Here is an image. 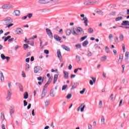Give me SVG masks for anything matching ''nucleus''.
<instances>
[{
    "label": "nucleus",
    "mask_w": 129,
    "mask_h": 129,
    "mask_svg": "<svg viewBox=\"0 0 129 129\" xmlns=\"http://www.w3.org/2000/svg\"><path fill=\"white\" fill-rule=\"evenodd\" d=\"M13 22V19L11 17H6L4 19V22L5 25H9L10 24H12Z\"/></svg>",
    "instance_id": "f257e3e1"
},
{
    "label": "nucleus",
    "mask_w": 129,
    "mask_h": 129,
    "mask_svg": "<svg viewBox=\"0 0 129 129\" xmlns=\"http://www.w3.org/2000/svg\"><path fill=\"white\" fill-rule=\"evenodd\" d=\"M85 15L84 14H82L81 15V18H84L82 19V21H84V24H85V26L86 27H87V26H88V19H87V17H84Z\"/></svg>",
    "instance_id": "f03ea898"
},
{
    "label": "nucleus",
    "mask_w": 129,
    "mask_h": 129,
    "mask_svg": "<svg viewBox=\"0 0 129 129\" xmlns=\"http://www.w3.org/2000/svg\"><path fill=\"white\" fill-rule=\"evenodd\" d=\"M84 108H85V105H84V103H82L81 104V105L77 109V111H80L81 109V112H83L84 111Z\"/></svg>",
    "instance_id": "7ed1b4c3"
},
{
    "label": "nucleus",
    "mask_w": 129,
    "mask_h": 129,
    "mask_svg": "<svg viewBox=\"0 0 129 129\" xmlns=\"http://www.w3.org/2000/svg\"><path fill=\"white\" fill-rule=\"evenodd\" d=\"M46 31L49 38H50V39H53V33L51 32V30L48 28H46Z\"/></svg>",
    "instance_id": "20e7f679"
},
{
    "label": "nucleus",
    "mask_w": 129,
    "mask_h": 129,
    "mask_svg": "<svg viewBox=\"0 0 129 129\" xmlns=\"http://www.w3.org/2000/svg\"><path fill=\"white\" fill-rule=\"evenodd\" d=\"M42 69L41 68V67H35L34 68V73H40L41 71H42Z\"/></svg>",
    "instance_id": "39448f33"
},
{
    "label": "nucleus",
    "mask_w": 129,
    "mask_h": 129,
    "mask_svg": "<svg viewBox=\"0 0 129 129\" xmlns=\"http://www.w3.org/2000/svg\"><path fill=\"white\" fill-rule=\"evenodd\" d=\"M15 33L17 35H21L23 34V29L21 28H18L16 29Z\"/></svg>",
    "instance_id": "423d86ee"
},
{
    "label": "nucleus",
    "mask_w": 129,
    "mask_h": 129,
    "mask_svg": "<svg viewBox=\"0 0 129 129\" xmlns=\"http://www.w3.org/2000/svg\"><path fill=\"white\" fill-rule=\"evenodd\" d=\"M13 15L16 17H19L21 16V12H20V10H15L13 13Z\"/></svg>",
    "instance_id": "0eeeda50"
},
{
    "label": "nucleus",
    "mask_w": 129,
    "mask_h": 129,
    "mask_svg": "<svg viewBox=\"0 0 129 129\" xmlns=\"http://www.w3.org/2000/svg\"><path fill=\"white\" fill-rule=\"evenodd\" d=\"M1 118L2 122L6 120V117L5 116V114L4 113V112L1 113Z\"/></svg>",
    "instance_id": "6e6552de"
},
{
    "label": "nucleus",
    "mask_w": 129,
    "mask_h": 129,
    "mask_svg": "<svg viewBox=\"0 0 129 129\" xmlns=\"http://www.w3.org/2000/svg\"><path fill=\"white\" fill-rule=\"evenodd\" d=\"M9 110L11 116H13V114L15 112V108L13 107H10Z\"/></svg>",
    "instance_id": "1a4fd4ad"
},
{
    "label": "nucleus",
    "mask_w": 129,
    "mask_h": 129,
    "mask_svg": "<svg viewBox=\"0 0 129 129\" xmlns=\"http://www.w3.org/2000/svg\"><path fill=\"white\" fill-rule=\"evenodd\" d=\"M1 57L2 59H3V60H5V59H7V61H9L11 59V58L9 56H5V54H2L1 55Z\"/></svg>",
    "instance_id": "9d476101"
},
{
    "label": "nucleus",
    "mask_w": 129,
    "mask_h": 129,
    "mask_svg": "<svg viewBox=\"0 0 129 129\" xmlns=\"http://www.w3.org/2000/svg\"><path fill=\"white\" fill-rule=\"evenodd\" d=\"M39 4H49L50 3V1L49 0H39L38 1Z\"/></svg>",
    "instance_id": "9b49d317"
},
{
    "label": "nucleus",
    "mask_w": 129,
    "mask_h": 129,
    "mask_svg": "<svg viewBox=\"0 0 129 129\" xmlns=\"http://www.w3.org/2000/svg\"><path fill=\"white\" fill-rule=\"evenodd\" d=\"M46 94H47V91L45 90V89H43L41 94V98H44L46 96Z\"/></svg>",
    "instance_id": "f8f14e48"
},
{
    "label": "nucleus",
    "mask_w": 129,
    "mask_h": 129,
    "mask_svg": "<svg viewBox=\"0 0 129 129\" xmlns=\"http://www.w3.org/2000/svg\"><path fill=\"white\" fill-rule=\"evenodd\" d=\"M91 79H92L93 81L92 80H90V85H93V83H95L96 81V78L92 77Z\"/></svg>",
    "instance_id": "ddd939ff"
},
{
    "label": "nucleus",
    "mask_w": 129,
    "mask_h": 129,
    "mask_svg": "<svg viewBox=\"0 0 129 129\" xmlns=\"http://www.w3.org/2000/svg\"><path fill=\"white\" fill-rule=\"evenodd\" d=\"M73 32H72V34L74 35V36H78V33L76 32L77 31V29L75 28H73Z\"/></svg>",
    "instance_id": "4468645a"
},
{
    "label": "nucleus",
    "mask_w": 129,
    "mask_h": 129,
    "mask_svg": "<svg viewBox=\"0 0 129 129\" xmlns=\"http://www.w3.org/2000/svg\"><path fill=\"white\" fill-rule=\"evenodd\" d=\"M96 13L98 14V15H100V16H103V12L102 10L97 9L96 11Z\"/></svg>",
    "instance_id": "2eb2a0df"
},
{
    "label": "nucleus",
    "mask_w": 129,
    "mask_h": 129,
    "mask_svg": "<svg viewBox=\"0 0 129 129\" xmlns=\"http://www.w3.org/2000/svg\"><path fill=\"white\" fill-rule=\"evenodd\" d=\"M121 26H128L129 21H123L121 23Z\"/></svg>",
    "instance_id": "dca6fc26"
},
{
    "label": "nucleus",
    "mask_w": 129,
    "mask_h": 129,
    "mask_svg": "<svg viewBox=\"0 0 129 129\" xmlns=\"http://www.w3.org/2000/svg\"><path fill=\"white\" fill-rule=\"evenodd\" d=\"M54 38L55 40H56V41H57V42H60V41H61V37H59L57 35H55Z\"/></svg>",
    "instance_id": "f3484780"
},
{
    "label": "nucleus",
    "mask_w": 129,
    "mask_h": 129,
    "mask_svg": "<svg viewBox=\"0 0 129 129\" xmlns=\"http://www.w3.org/2000/svg\"><path fill=\"white\" fill-rule=\"evenodd\" d=\"M57 80H58V75H54L53 78V84H55L57 82Z\"/></svg>",
    "instance_id": "a211bd4d"
},
{
    "label": "nucleus",
    "mask_w": 129,
    "mask_h": 129,
    "mask_svg": "<svg viewBox=\"0 0 129 129\" xmlns=\"http://www.w3.org/2000/svg\"><path fill=\"white\" fill-rule=\"evenodd\" d=\"M57 57L59 59V60H61L62 55H61V52L60 51V50H57Z\"/></svg>",
    "instance_id": "6ab92c4d"
},
{
    "label": "nucleus",
    "mask_w": 129,
    "mask_h": 129,
    "mask_svg": "<svg viewBox=\"0 0 129 129\" xmlns=\"http://www.w3.org/2000/svg\"><path fill=\"white\" fill-rule=\"evenodd\" d=\"M50 96H51V97H55V93H54V89H52L50 90Z\"/></svg>",
    "instance_id": "aec40b11"
},
{
    "label": "nucleus",
    "mask_w": 129,
    "mask_h": 129,
    "mask_svg": "<svg viewBox=\"0 0 129 129\" xmlns=\"http://www.w3.org/2000/svg\"><path fill=\"white\" fill-rule=\"evenodd\" d=\"M90 4L91 5H98L99 4V2L96 1H90Z\"/></svg>",
    "instance_id": "412c9836"
},
{
    "label": "nucleus",
    "mask_w": 129,
    "mask_h": 129,
    "mask_svg": "<svg viewBox=\"0 0 129 129\" xmlns=\"http://www.w3.org/2000/svg\"><path fill=\"white\" fill-rule=\"evenodd\" d=\"M0 80L1 81H5V77H4V74H3L2 72L0 73Z\"/></svg>",
    "instance_id": "4be33fe9"
},
{
    "label": "nucleus",
    "mask_w": 129,
    "mask_h": 129,
    "mask_svg": "<svg viewBox=\"0 0 129 129\" xmlns=\"http://www.w3.org/2000/svg\"><path fill=\"white\" fill-rule=\"evenodd\" d=\"M23 96H24L23 98L24 99H28L29 97V94H28V92H26L24 93Z\"/></svg>",
    "instance_id": "5701e85b"
},
{
    "label": "nucleus",
    "mask_w": 129,
    "mask_h": 129,
    "mask_svg": "<svg viewBox=\"0 0 129 129\" xmlns=\"http://www.w3.org/2000/svg\"><path fill=\"white\" fill-rule=\"evenodd\" d=\"M29 70H30V64L28 63H26L25 64V71L28 72Z\"/></svg>",
    "instance_id": "b1692460"
},
{
    "label": "nucleus",
    "mask_w": 129,
    "mask_h": 129,
    "mask_svg": "<svg viewBox=\"0 0 129 129\" xmlns=\"http://www.w3.org/2000/svg\"><path fill=\"white\" fill-rule=\"evenodd\" d=\"M89 44V42L88 40H85L83 43V46L84 47H87V45Z\"/></svg>",
    "instance_id": "393cba45"
},
{
    "label": "nucleus",
    "mask_w": 129,
    "mask_h": 129,
    "mask_svg": "<svg viewBox=\"0 0 129 129\" xmlns=\"http://www.w3.org/2000/svg\"><path fill=\"white\" fill-rule=\"evenodd\" d=\"M7 95L8 97H7V98H9V99H10L11 98V96H12V91L8 90L7 92Z\"/></svg>",
    "instance_id": "a878e982"
},
{
    "label": "nucleus",
    "mask_w": 129,
    "mask_h": 129,
    "mask_svg": "<svg viewBox=\"0 0 129 129\" xmlns=\"http://www.w3.org/2000/svg\"><path fill=\"white\" fill-rule=\"evenodd\" d=\"M123 18L121 16H119L118 17H116L115 19L116 22H119V21H122L123 20Z\"/></svg>",
    "instance_id": "bb28decb"
},
{
    "label": "nucleus",
    "mask_w": 129,
    "mask_h": 129,
    "mask_svg": "<svg viewBox=\"0 0 129 129\" xmlns=\"http://www.w3.org/2000/svg\"><path fill=\"white\" fill-rule=\"evenodd\" d=\"M77 31H78L80 33H81V32L84 33V31H83V29L80 27H78L77 28Z\"/></svg>",
    "instance_id": "cd10ccee"
},
{
    "label": "nucleus",
    "mask_w": 129,
    "mask_h": 129,
    "mask_svg": "<svg viewBox=\"0 0 129 129\" xmlns=\"http://www.w3.org/2000/svg\"><path fill=\"white\" fill-rule=\"evenodd\" d=\"M128 55H129V52L126 51L125 53V61H127V59H128Z\"/></svg>",
    "instance_id": "c85d7f7f"
},
{
    "label": "nucleus",
    "mask_w": 129,
    "mask_h": 129,
    "mask_svg": "<svg viewBox=\"0 0 129 129\" xmlns=\"http://www.w3.org/2000/svg\"><path fill=\"white\" fill-rule=\"evenodd\" d=\"M101 118V122H102L103 124H105V119L104 118V116H102Z\"/></svg>",
    "instance_id": "c756f323"
},
{
    "label": "nucleus",
    "mask_w": 129,
    "mask_h": 129,
    "mask_svg": "<svg viewBox=\"0 0 129 129\" xmlns=\"http://www.w3.org/2000/svg\"><path fill=\"white\" fill-rule=\"evenodd\" d=\"M106 59H107V57L105 55H104L102 56L101 58V61H106Z\"/></svg>",
    "instance_id": "7c9ffc66"
},
{
    "label": "nucleus",
    "mask_w": 129,
    "mask_h": 129,
    "mask_svg": "<svg viewBox=\"0 0 129 129\" xmlns=\"http://www.w3.org/2000/svg\"><path fill=\"white\" fill-rule=\"evenodd\" d=\"M123 39H124V37L122 34H120L119 35V40L120 41H123Z\"/></svg>",
    "instance_id": "2f4dec72"
},
{
    "label": "nucleus",
    "mask_w": 129,
    "mask_h": 129,
    "mask_svg": "<svg viewBox=\"0 0 129 129\" xmlns=\"http://www.w3.org/2000/svg\"><path fill=\"white\" fill-rule=\"evenodd\" d=\"M71 33H72V31H71V30H70V29H68L66 31V34H67V36H70V35H71Z\"/></svg>",
    "instance_id": "473e14b6"
},
{
    "label": "nucleus",
    "mask_w": 129,
    "mask_h": 129,
    "mask_svg": "<svg viewBox=\"0 0 129 129\" xmlns=\"http://www.w3.org/2000/svg\"><path fill=\"white\" fill-rule=\"evenodd\" d=\"M105 50L106 53H107V54H108V53H110V50L109 49V48H108V47L106 46Z\"/></svg>",
    "instance_id": "72a5a7b5"
},
{
    "label": "nucleus",
    "mask_w": 129,
    "mask_h": 129,
    "mask_svg": "<svg viewBox=\"0 0 129 129\" xmlns=\"http://www.w3.org/2000/svg\"><path fill=\"white\" fill-rule=\"evenodd\" d=\"M37 79L38 81H42V82H44V78H42V77H37Z\"/></svg>",
    "instance_id": "f704fd0d"
},
{
    "label": "nucleus",
    "mask_w": 129,
    "mask_h": 129,
    "mask_svg": "<svg viewBox=\"0 0 129 129\" xmlns=\"http://www.w3.org/2000/svg\"><path fill=\"white\" fill-rule=\"evenodd\" d=\"M88 32L89 34H92V33H93V29L92 28H89L88 29Z\"/></svg>",
    "instance_id": "c9c22d12"
},
{
    "label": "nucleus",
    "mask_w": 129,
    "mask_h": 129,
    "mask_svg": "<svg viewBox=\"0 0 129 129\" xmlns=\"http://www.w3.org/2000/svg\"><path fill=\"white\" fill-rule=\"evenodd\" d=\"M77 83H74L72 87L71 90H72V89H75V88H76V87H77Z\"/></svg>",
    "instance_id": "e433bc0d"
},
{
    "label": "nucleus",
    "mask_w": 129,
    "mask_h": 129,
    "mask_svg": "<svg viewBox=\"0 0 129 129\" xmlns=\"http://www.w3.org/2000/svg\"><path fill=\"white\" fill-rule=\"evenodd\" d=\"M87 56H88V57H91V56H92V52H90V51H88Z\"/></svg>",
    "instance_id": "4c0bfd02"
},
{
    "label": "nucleus",
    "mask_w": 129,
    "mask_h": 129,
    "mask_svg": "<svg viewBox=\"0 0 129 129\" xmlns=\"http://www.w3.org/2000/svg\"><path fill=\"white\" fill-rule=\"evenodd\" d=\"M2 9H3V10H7V9H9L8 4L4 5L2 6Z\"/></svg>",
    "instance_id": "58836bf2"
},
{
    "label": "nucleus",
    "mask_w": 129,
    "mask_h": 129,
    "mask_svg": "<svg viewBox=\"0 0 129 129\" xmlns=\"http://www.w3.org/2000/svg\"><path fill=\"white\" fill-rule=\"evenodd\" d=\"M6 25L7 26L6 27V28H8V29H10L11 27H13V26H14V24L10 23L9 24Z\"/></svg>",
    "instance_id": "ea45409f"
},
{
    "label": "nucleus",
    "mask_w": 129,
    "mask_h": 129,
    "mask_svg": "<svg viewBox=\"0 0 129 129\" xmlns=\"http://www.w3.org/2000/svg\"><path fill=\"white\" fill-rule=\"evenodd\" d=\"M84 5L85 6H90V1H86L85 3H84Z\"/></svg>",
    "instance_id": "a19ab883"
},
{
    "label": "nucleus",
    "mask_w": 129,
    "mask_h": 129,
    "mask_svg": "<svg viewBox=\"0 0 129 129\" xmlns=\"http://www.w3.org/2000/svg\"><path fill=\"white\" fill-rule=\"evenodd\" d=\"M72 97V94H68L66 98L68 99H70V98H71Z\"/></svg>",
    "instance_id": "79ce46f5"
},
{
    "label": "nucleus",
    "mask_w": 129,
    "mask_h": 129,
    "mask_svg": "<svg viewBox=\"0 0 129 129\" xmlns=\"http://www.w3.org/2000/svg\"><path fill=\"white\" fill-rule=\"evenodd\" d=\"M39 41H40V48H41V49H43V48H44V45H42L43 41H42V40H41V39H39Z\"/></svg>",
    "instance_id": "37998d69"
},
{
    "label": "nucleus",
    "mask_w": 129,
    "mask_h": 129,
    "mask_svg": "<svg viewBox=\"0 0 129 129\" xmlns=\"http://www.w3.org/2000/svg\"><path fill=\"white\" fill-rule=\"evenodd\" d=\"M49 104H50V100H46V101L45 103V106H48V105H49Z\"/></svg>",
    "instance_id": "c03bdc74"
},
{
    "label": "nucleus",
    "mask_w": 129,
    "mask_h": 129,
    "mask_svg": "<svg viewBox=\"0 0 129 129\" xmlns=\"http://www.w3.org/2000/svg\"><path fill=\"white\" fill-rule=\"evenodd\" d=\"M27 18L28 17V19H31V18H32V17H33V14L29 13L27 14Z\"/></svg>",
    "instance_id": "a18cd8bd"
},
{
    "label": "nucleus",
    "mask_w": 129,
    "mask_h": 129,
    "mask_svg": "<svg viewBox=\"0 0 129 129\" xmlns=\"http://www.w3.org/2000/svg\"><path fill=\"white\" fill-rule=\"evenodd\" d=\"M19 88H20V90L21 92H23L24 91V90L23 89V86H22V85L19 84Z\"/></svg>",
    "instance_id": "49530a36"
},
{
    "label": "nucleus",
    "mask_w": 129,
    "mask_h": 129,
    "mask_svg": "<svg viewBox=\"0 0 129 129\" xmlns=\"http://www.w3.org/2000/svg\"><path fill=\"white\" fill-rule=\"evenodd\" d=\"M122 48L123 50V52H125V45H124V44H122Z\"/></svg>",
    "instance_id": "de8ad7c7"
},
{
    "label": "nucleus",
    "mask_w": 129,
    "mask_h": 129,
    "mask_svg": "<svg viewBox=\"0 0 129 129\" xmlns=\"http://www.w3.org/2000/svg\"><path fill=\"white\" fill-rule=\"evenodd\" d=\"M23 47L24 50H26V49H27V48H29V45L27 44H24Z\"/></svg>",
    "instance_id": "09e8293b"
},
{
    "label": "nucleus",
    "mask_w": 129,
    "mask_h": 129,
    "mask_svg": "<svg viewBox=\"0 0 129 129\" xmlns=\"http://www.w3.org/2000/svg\"><path fill=\"white\" fill-rule=\"evenodd\" d=\"M76 48H77V49H80V48H81V44H76Z\"/></svg>",
    "instance_id": "8fccbe9b"
},
{
    "label": "nucleus",
    "mask_w": 129,
    "mask_h": 129,
    "mask_svg": "<svg viewBox=\"0 0 129 129\" xmlns=\"http://www.w3.org/2000/svg\"><path fill=\"white\" fill-rule=\"evenodd\" d=\"M76 59L77 61H80V59H81V57L78 55H77L76 56Z\"/></svg>",
    "instance_id": "3c124183"
},
{
    "label": "nucleus",
    "mask_w": 129,
    "mask_h": 129,
    "mask_svg": "<svg viewBox=\"0 0 129 129\" xmlns=\"http://www.w3.org/2000/svg\"><path fill=\"white\" fill-rule=\"evenodd\" d=\"M87 38V36H83L81 38V41H84V40H85V39H86Z\"/></svg>",
    "instance_id": "603ef678"
},
{
    "label": "nucleus",
    "mask_w": 129,
    "mask_h": 129,
    "mask_svg": "<svg viewBox=\"0 0 129 129\" xmlns=\"http://www.w3.org/2000/svg\"><path fill=\"white\" fill-rule=\"evenodd\" d=\"M85 90H86V89L83 88L82 91H80V94H83L84 93V92H85Z\"/></svg>",
    "instance_id": "864d4df0"
},
{
    "label": "nucleus",
    "mask_w": 129,
    "mask_h": 129,
    "mask_svg": "<svg viewBox=\"0 0 129 129\" xmlns=\"http://www.w3.org/2000/svg\"><path fill=\"white\" fill-rule=\"evenodd\" d=\"M65 50L66 51H67L68 52H70V48H69V47L66 46H65Z\"/></svg>",
    "instance_id": "5fc2aeb1"
},
{
    "label": "nucleus",
    "mask_w": 129,
    "mask_h": 129,
    "mask_svg": "<svg viewBox=\"0 0 129 129\" xmlns=\"http://www.w3.org/2000/svg\"><path fill=\"white\" fill-rule=\"evenodd\" d=\"M16 40H17V39H15L14 38H10V39L8 40V42H13V41H16Z\"/></svg>",
    "instance_id": "6e6d98bb"
},
{
    "label": "nucleus",
    "mask_w": 129,
    "mask_h": 129,
    "mask_svg": "<svg viewBox=\"0 0 129 129\" xmlns=\"http://www.w3.org/2000/svg\"><path fill=\"white\" fill-rule=\"evenodd\" d=\"M23 103L24 106H27V105H28V102H27L26 100L23 101Z\"/></svg>",
    "instance_id": "4d7b16f0"
},
{
    "label": "nucleus",
    "mask_w": 129,
    "mask_h": 129,
    "mask_svg": "<svg viewBox=\"0 0 129 129\" xmlns=\"http://www.w3.org/2000/svg\"><path fill=\"white\" fill-rule=\"evenodd\" d=\"M7 6L8 7V9L14 8V7L12 5L7 4Z\"/></svg>",
    "instance_id": "13d9d810"
},
{
    "label": "nucleus",
    "mask_w": 129,
    "mask_h": 129,
    "mask_svg": "<svg viewBox=\"0 0 129 129\" xmlns=\"http://www.w3.org/2000/svg\"><path fill=\"white\" fill-rule=\"evenodd\" d=\"M69 77V74L67 72H65V78H68Z\"/></svg>",
    "instance_id": "bf43d9fd"
},
{
    "label": "nucleus",
    "mask_w": 129,
    "mask_h": 129,
    "mask_svg": "<svg viewBox=\"0 0 129 129\" xmlns=\"http://www.w3.org/2000/svg\"><path fill=\"white\" fill-rule=\"evenodd\" d=\"M37 38V35H34L31 38L29 39V40H34V39Z\"/></svg>",
    "instance_id": "052dcab7"
},
{
    "label": "nucleus",
    "mask_w": 129,
    "mask_h": 129,
    "mask_svg": "<svg viewBox=\"0 0 129 129\" xmlns=\"http://www.w3.org/2000/svg\"><path fill=\"white\" fill-rule=\"evenodd\" d=\"M22 77L26 78V74H25V72H24V71L22 72Z\"/></svg>",
    "instance_id": "680f3d73"
},
{
    "label": "nucleus",
    "mask_w": 129,
    "mask_h": 129,
    "mask_svg": "<svg viewBox=\"0 0 129 129\" xmlns=\"http://www.w3.org/2000/svg\"><path fill=\"white\" fill-rule=\"evenodd\" d=\"M99 105L100 108H101V107H102V101H99Z\"/></svg>",
    "instance_id": "e2e57ef3"
},
{
    "label": "nucleus",
    "mask_w": 129,
    "mask_h": 129,
    "mask_svg": "<svg viewBox=\"0 0 129 129\" xmlns=\"http://www.w3.org/2000/svg\"><path fill=\"white\" fill-rule=\"evenodd\" d=\"M88 129H92V125L90 124H88Z\"/></svg>",
    "instance_id": "0e129e2a"
},
{
    "label": "nucleus",
    "mask_w": 129,
    "mask_h": 129,
    "mask_svg": "<svg viewBox=\"0 0 129 129\" xmlns=\"http://www.w3.org/2000/svg\"><path fill=\"white\" fill-rule=\"evenodd\" d=\"M44 54H49V50L46 49V50H44Z\"/></svg>",
    "instance_id": "69168bd1"
},
{
    "label": "nucleus",
    "mask_w": 129,
    "mask_h": 129,
    "mask_svg": "<svg viewBox=\"0 0 129 129\" xmlns=\"http://www.w3.org/2000/svg\"><path fill=\"white\" fill-rule=\"evenodd\" d=\"M31 106H32V104H31L30 103H29L27 106V109H30V108H31Z\"/></svg>",
    "instance_id": "338daca9"
},
{
    "label": "nucleus",
    "mask_w": 129,
    "mask_h": 129,
    "mask_svg": "<svg viewBox=\"0 0 129 129\" xmlns=\"http://www.w3.org/2000/svg\"><path fill=\"white\" fill-rule=\"evenodd\" d=\"M113 52L114 53V55H116V53H117V51H116V50L113 49Z\"/></svg>",
    "instance_id": "774afa93"
}]
</instances>
